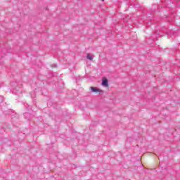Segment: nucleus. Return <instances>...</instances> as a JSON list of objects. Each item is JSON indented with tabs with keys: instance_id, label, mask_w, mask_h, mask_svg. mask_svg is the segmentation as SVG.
Segmentation results:
<instances>
[{
	"instance_id": "f257e3e1",
	"label": "nucleus",
	"mask_w": 180,
	"mask_h": 180,
	"mask_svg": "<svg viewBox=\"0 0 180 180\" xmlns=\"http://www.w3.org/2000/svg\"><path fill=\"white\" fill-rule=\"evenodd\" d=\"M102 86H104L105 88H108L109 86V81L106 77H103L102 82H101Z\"/></svg>"
},
{
	"instance_id": "f03ea898",
	"label": "nucleus",
	"mask_w": 180,
	"mask_h": 180,
	"mask_svg": "<svg viewBox=\"0 0 180 180\" xmlns=\"http://www.w3.org/2000/svg\"><path fill=\"white\" fill-rule=\"evenodd\" d=\"M90 90L91 92H97L98 94H103V91L101 90L100 89H98L96 87L91 86Z\"/></svg>"
},
{
	"instance_id": "20e7f679",
	"label": "nucleus",
	"mask_w": 180,
	"mask_h": 180,
	"mask_svg": "<svg viewBox=\"0 0 180 180\" xmlns=\"http://www.w3.org/2000/svg\"><path fill=\"white\" fill-rule=\"evenodd\" d=\"M102 1H105V0H102Z\"/></svg>"
},
{
	"instance_id": "7ed1b4c3",
	"label": "nucleus",
	"mask_w": 180,
	"mask_h": 180,
	"mask_svg": "<svg viewBox=\"0 0 180 180\" xmlns=\"http://www.w3.org/2000/svg\"><path fill=\"white\" fill-rule=\"evenodd\" d=\"M86 58L87 60H90V61H92V60H94V55H91V53H87Z\"/></svg>"
}]
</instances>
